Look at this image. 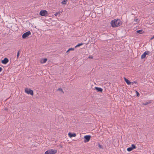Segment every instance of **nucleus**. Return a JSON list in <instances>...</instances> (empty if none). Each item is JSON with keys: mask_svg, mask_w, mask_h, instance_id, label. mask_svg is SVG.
I'll return each mask as SVG.
<instances>
[{"mask_svg": "<svg viewBox=\"0 0 154 154\" xmlns=\"http://www.w3.org/2000/svg\"><path fill=\"white\" fill-rule=\"evenodd\" d=\"M111 26L112 27H116L120 26L122 24L121 20L119 19H115L111 21Z\"/></svg>", "mask_w": 154, "mask_h": 154, "instance_id": "f257e3e1", "label": "nucleus"}, {"mask_svg": "<svg viewBox=\"0 0 154 154\" xmlns=\"http://www.w3.org/2000/svg\"><path fill=\"white\" fill-rule=\"evenodd\" d=\"M57 150H56L53 149H50L45 152V154H54L57 153Z\"/></svg>", "mask_w": 154, "mask_h": 154, "instance_id": "f03ea898", "label": "nucleus"}, {"mask_svg": "<svg viewBox=\"0 0 154 154\" xmlns=\"http://www.w3.org/2000/svg\"><path fill=\"white\" fill-rule=\"evenodd\" d=\"M25 92L28 94H30L31 95H33V91L30 89H29L28 88H26L25 89Z\"/></svg>", "mask_w": 154, "mask_h": 154, "instance_id": "7ed1b4c3", "label": "nucleus"}, {"mask_svg": "<svg viewBox=\"0 0 154 154\" xmlns=\"http://www.w3.org/2000/svg\"><path fill=\"white\" fill-rule=\"evenodd\" d=\"M31 34V33L30 31H28L25 33H24L22 36V38H23L25 39L27 37Z\"/></svg>", "mask_w": 154, "mask_h": 154, "instance_id": "20e7f679", "label": "nucleus"}, {"mask_svg": "<svg viewBox=\"0 0 154 154\" xmlns=\"http://www.w3.org/2000/svg\"><path fill=\"white\" fill-rule=\"evenodd\" d=\"M40 14L42 16H46L48 15V12L46 10H41Z\"/></svg>", "mask_w": 154, "mask_h": 154, "instance_id": "39448f33", "label": "nucleus"}, {"mask_svg": "<svg viewBox=\"0 0 154 154\" xmlns=\"http://www.w3.org/2000/svg\"><path fill=\"white\" fill-rule=\"evenodd\" d=\"M91 136L90 135H86L84 136V138L85 139L84 142L85 143L89 141L90 139Z\"/></svg>", "mask_w": 154, "mask_h": 154, "instance_id": "423d86ee", "label": "nucleus"}, {"mask_svg": "<svg viewBox=\"0 0 154 154\" xmlns=\"http://www.w3.org/2000/svg\"><path fill=\"white\" fill-rule=\"evenodd\" d=\"M136 148V146L134 144H132L131 145V147L128 148L127 150L128 152H130L133 149H135Z\"/></svg>", "mask_w": 154, "mask_h": 154, "instance_id": "0eeeda50", "label": "nucleus"}, {"mask_svg": "<svg viewBox=\"0 0 154 154\" xmlns=\"http://www.w3.org/2000/svg\"><path fill=\"white\" fill-rule=\"evenodd\" d=\"M149 54V52L148 51H146L145 52L141 55V58L142 59L145 58L146 55H148Z\"/></svg>", "mask_w": 154, "mask_h": 154, "instance_id": "6e6552de", "label": "nucleus"}, {"mask_svg": "<svg viewBox=\"0 0 154 154\" xmlns=\"http://www.w3.org/2000/svg\"><path fill=\"white\" fill-rule=\"evenodd\" d=\"M8 60L7 58H5L3 60H2V63L3 64H5L8 62Z\"/></svg>", "mask_w": 154, "mask_h": 154, "instance_id": "1a4fd4ad", "label": "nucleus"}, {"mask_svg": "<svg viewBox=\"0 0 154 154\" xmlns=\"http://www.w3.org/2000/svg\"><path fill=\"white\" fill-rule=\"evenodd\" d=\"M68 135L70 138H72V137H75L76 136V134L75 133H72L71 132L69 133Z\"/></svg>", "mask_w": 154, "mask_h": 154, "instance_id": "9d476101", "label": "nucleus"}, {"mask_svg": "<svg viewBox=\"0 0 154 154\" xmlns=\"http://www.w3.org/2000/svg\"><path fill=\"white\" fill-rule=\"evenodd\" d=\"M47 60V59L46 58L42 59L40 60V62L42 64L46 62Z\"/></svg>", "mask_w": 154, "mask_h": 154, "instance_id": "9b49d317", "label": "nucleus"}, {"mask_svg": "<svg viewBox=\"0 0 154 154\" xmlns=\"http://www.w3.org/2000/svg\"><path fill=\"white\" fill-rule=\"evenodd\" d=\"M124 79L127 85H130L131 84V82H130V81L127 79L125 77H124Z\"/></svg>", "mask_w": 154, "mask_h": 154, "instance_id": "f8f14e48", "label": "nucleus"}, {"mask_svg": "<svg viewBox=\"0 0 154 154\" xmlns=\"http://www.w3.org/2000/svg\"><path fill=\"white\" fill-rule=\"evenodd\" d=\"M95 88L98 92H102L103 91V89L100 88L95 87Z\"/></svg>", "mask_w": 154, "mask_h": 154, "instance_id": "ddd939ff", "label": "nucleus"}, {"mask_svg": "<svg viewBox=\"0 0 154 154\" xmlns=\"http://www.w3.org/2000/svg\"><path fill=\"white\" fill-rule=\"evenodd\" d=\"M134 24H136L138 23H139V21H140V20L138 18L134 19Z\"/></svg>", "mask_w": 154, "mask_h": 154, "instance_id": "4468645a", "label": "nucleus"}, {"mask_svg": "<svg viewBox=\"0 0 154 154\" xmlns=\"http://www.w3.org/2000/svg\"><path fill=\"white\" fill-rule=\"evenodd\" d=\"M143 29H140V30H137L136 32L137 33H139L140 34H141L143 33L144 32L143 31Z\"/></svg>", "mask_w": 154, "mask_h": 154, "instance_id": "2eb2a0df", "label": "nucleus"}, {"mask_svg": "<svg viewBox=\"0 0 154 154\" xmlns=\"http://www.w3.org/2000/svg\"><path fill=\"white\" fill-rule=\"evenodd\" d=\"M74 50V49L73 48H70L68 49V50L67 51L66 53H68L70 51H73Z\"/></svg>", "mask_w": 154, "mask_h": 154, "instance_id": "dca6fc26", "label": "nucleus"}, {"mask_svg": "<svg viewBox=\"0 0 154 154\" xmlns=\"http://www.w3.org/2000/svg\"><path fill=\"white\" fill-rule=\"evenodd\" d=\"M57 91H60V92H61L63 94L64 93V92H63V89L61 88H59L57 89Z\"/></svg>", "mask_w": 154, "mask_h": 154, "instance_id": "f3484780", "label": "nucleus"}, {"mask_svg": "<svg viewBox=\"0 0 154 154\" xmlns=\"http://www.w3.org/2000/svg\"><path fill=\"white\" fill-rule=\"evenodd\" d=\"M83 45V44L82 43H81L77 45H76L75 46V48H77L80 46L82 45Z\"/></svg>", "mask_w": 154, "mask_h": 154, "instance_id": "a211bd4d", "label": "nucleus"}, {"mask_svg": "<svg viewBox=\"0 0 154 154\" xmlns=\"http://www.w3.org/2000/svg\"><path fill=\"white\" fill-rule=\"evenodd\" d=\"M67 1V0H63L62 2V3L63 4H66Z\"/></svg>", "mask_w": 154, "mask_h": 154, "instance_id": "6ab92c4d", "label": "nucleus"}, {"mask_svg": "<svg viewBox=\"0 0 154 154\" xmlns=\"http://www.w3.org/2000/svg\"><path fill=\"white\" fill-rule=\"evenodd\" d=\"M20 54V51H18L17 55V58H18L19 57V55Z\"/></svg>", "mask_w": 154, "mask_h": 154, "instance_id": "aec40b11", "label": "nucleus"}, {"mask_svg": "<svg viewBox=\"0 0 154 154\" xmlns=\"http://www.w3.org/2000/svg\"><path fill=\"white\" fill-rule=\"evenodd\" d=\"M137 96H139V93L137 91H136Z\"/></svg>", "mask_w": 154, "mask_h": 154, "instance_id": "412c9836", "label": "nucleus"}, {"mask_svg": "<svg viewBox=\"0 0 154 154\" xmlns=\"http://www.w3.org/2000/svg\"><path fill=\"white\" fill-rule=\"evenodd\" d=\"M136 83H137V82L136 81H134L133 82H131V84H134V83L136 84Z\"/></svg>", "mask_w": 154, "mask_h": 154, "instance_id": "4be33fe9", "label": "nucleus"}, {"mask_svg": "<svg viewBox=\"0 0 154 154\" xmlns=\"http://www.w3.org/2000/svg\"><path fill=\"white\" fill-rule=\"evenodd\" d=\"M59 14V12H57V13H56L55 14V16H57V15H58V14Z\"/></svg>", "mask_w": 154, "mask_h": 154, "instance_id": "5701e85b", "label": "nucleus"}, {"mask_svg": "<svg viewBox=\"0 0 154 154\" xmlns=\"http://www.w3.org/2000/svg\"><path fill=\"white\" fill-rule=\"evenodd\" d=\"M2 68L0 67V72H1V71L2 70Z\"/></svg>", "mask_w": 154, "mask_h": 154, "instance_id": "b1692460", "label": "nucleus"}, {"mask_svg": "<svg viewBox=\"0 0 154 154\" xmlns=\"http://www.w3.org/2000/svg\"><path fill=\"white\" fill-rule=\"evenodd\" d=\"M88 58H89L92 59L93 58L92 56H89L88 57Z\"/></svg>", "mask_w": 154, "mask_h": 154, "instance_id": "393cba45", "label": "nucleus"}, {"mask_svg": "<svg viewBox=\"0 0 154 154\" xmlns=\"http://www.w3.org/2000/svg\"><path fill=\"white\" fill-rule=\"evenodd\" d=\"M154 38V35L150 38V40H152Z\"/></svg>", "mask_w": 154, "mask_h": 154, "instance_id": "a878e982", "label": "nucleus"}, {"mask_svg": "<svg viewBox=\"0 0 154 154\" xmlns=\"http://www.w3.org/2000/svg\"><path fill=\"white\" fill-rule=\"evenodd\" d=\"M99 147L100 148H101V145H100V144L99 145Z\"/></svg>", "mask_w": 154, "mask_h": 154, "instance_id": "bb28decb", "label": "nucleus"}, {"mask_svg": "<svg viewBox=\"0 0 154 154\" xmlns=\"http://www.w3.org/2000/svg\"><path fill=\"white\" fill-rule=\"evenodd\" d=\"M149 103H145V104H143L144 105H146L147 104H148Z\"/></svg>", "mask_w": 154, "mask_h": 154, "instance_id": "cd10ccee", "label": "nucleus"}, {"mask_svg": "<svg viewBox=\"0 0 154 154\" xmlns=\"http://www.w3.org/2000/svg\"><path fill=\"white\" fill-rule=\"evenodd\" d=\"M5 110H6V111L7 110H8L7 108H5Z\"/></svg>", "mask_w": 154, "mask_h": 154, "instance_id": "c85d7f7f", "label": "nucleus"}, {"mask_svg": "<svg viewBox=\"0 0 154 154\" xmlns=\"http://www.w3.org/2000/svg\"><path fill=\"white\" fill-rule=\"evenodd\" d=\"M59 146H60V147L61 148H62L63 147V146H61L60 145H59Z\"/></svg>", "mask_w": 154, "mask_h": 154, "instance_id": "c756f323", "label": "nucleus"}]
</instances>
